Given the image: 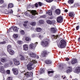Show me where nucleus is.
<instances>
[{
	"mask_svg": "<svg viewBox=\"0 0 80 80\" xmlns=\"http://www.w3.org/2000/svg\"><path fill=\"white\" fill-rule=\"evenodd\" d=\"M63 19L62 16H59L57 18V22L59 23H62L63 22Z\"/></svg>",
	"mask_w": 80,
	"mask_h": 80,
	"instance_id": "obj_4",
	"label": "nucleus"
},
{
	"mask_svg": "<svg viewBox=\"0 0 80 80\" xmlns=\"http://www.w3.org/2000/svg\"><path fill=\"white\" fill-rule=\"evenodd\" d=\"M9 66V63H6L4 65V67H5V68H7V67H8Z\"/></svg>",
	"mask_w": 80,
	"mask_h": 80,
	"instance_id": "obj_34",
	"label": "nucleus"
},
{
	"mask_svg": "<svg viewBox=\"0 0 80 80\" xmlns=\"http://www.w3.org/2000/svg\"><path fill=\"white\" fill-rule=\"evenodd\" d=\"M54 72L53 71H49L48 72V74L49 75V74H50V73H53Z\"/></svg>",
	"mask_w": 80,
	"mask_h": 80,
	"instance_id": "obj_41",
	"label": "nucleus"
},
{
	"mask_svg": "<svg viewBox=\"0 0 80 80\" xmlns=\"http://www.w3.org/2000/svg\"><path fill=\"white\" fill-rule=\"evenodd\" d=\"M42 29L40 28H36V30H42Z\"/></svg>",
	"mask_w": 80,
	"mask_h": 80,
	"instance_id": "obj_42",
	"label": "nucleus"
},
{
	"mask_svg": "<svg viewBox=\"0 0 80 80\" xmlns=\"http://www.w3.org/2000/svg\"><path fill=\"white\" fill-rule=\"evenodd\" d=\"M7 61V59L5 58H1V62L2 63H5Z\"/></svg>",
	"mask_w": 80,
	"mask_h": 80,
	"instance_id": "obj_20",
	"label": "nucleus"
},
{
	"mask_svg": "<svg viewBox=\"0 0 80 80\" xmlns=\"http://www.w3.org/2000/svg\"><path fill=\"white\" fill-rule=\"evenodd\" d=\"M14 75H17L18 73V69L15 68H13L12 69Z\"/></svg>",
	"mask_w": 80,
	"mask_h": 80,
	"instance_id": "obj_6",
	"label": "nucleus"
},
{
	"mask_svg": "<svg viewBox=\"0 0 80 80\" xmlns=\"http://www.w3.org/2000/svg\"><path fill=\"white\" fill-rule=\"evenodd\" d=\"M31 7H32V8H34V7H35V6L34 5H32L31 6Z\"/></svg>",
	"mask_w": 80,
	"mask_h": 80,
	"instance_id": "obj_63",
	"label": "nucleus"
},
{
	"mask_svg": "<svg viewBox=\"0 0 80 80\" xmlns=\"http://www.w3.org/2000/svg\"><path fill=\"white\" fill-rule=\"evenodd\" d=\"M37 45H38V42H36L34 44L33 43L29 45L30 49H31V50H35Z\"/></svg>",
	"mask_w": 80,
	"mask_h": 80,
	"instance_id": "obj_3",
	"label": "nucleus"
},
{
	"mask_svg": "<svg viewBox=\"0 0 80 80\" xmlns=\"http://www.w3.org/2000/svg\"><path fill=\"white\" fill-rule=\"evenodd\" d=\"M13 61L14 62L15 65H20V62L18 60H17L16 59H13Z\"/></svg>",
	"mask_w": 80,
	"mask_h": 80,
	"instance_id": "obj_8",
	"label": "nucleus"
},
{
	"mask_svg": "<svg viewBox=\"0 0 80 80\" xmlns=\"http://www.w3.org/2000/svg\"><path fill=\"white\" fill-rule=\"evenodd\" d=\"M58 35H57L56 36H55V35H54V38H56L57 39V37H58Z\"/></svg>",
	"mask_w": 80,
	"mask_h": 80,
	"instance_id": "obj_57",
	"label": "nucleus"
},
{
	"mask_svg": "<svg viewBox=\"0 0 80 80\" xmlns=\"http://www.w3.org/2000/svg\"><path fill=\"white\" fill-rule=\"evenodd\" d=\"M38 4H37V3H36L35 4V7H36V8H37V7H38Z\"/></svg>",
	"mask_w": 80,
	"mask_h": 80,
	"instance_id": "obj_51",
	"label": "nucleus"
},
{
	"mask_svg": "<svg viewBox=\"0 0 80 80\" xmlns=\"http://www.w3.org/2000/svg\"><path fill=\"white\" fill-rule=\"evenodd\" d=\"M35 37V34H32V37Z\"/></svg>",
	"mask_w": 80,
	"mask_h": 80,
	"instance_id": "obj_59",
	"label": "nucleus"
},
{
	"mask_svg": "<svg viewBox=\"0 0 80 80\" xmlns=\"http://www.w3.org/2000/svg\"><path fill=\"white\" fill-rule=\"evenodd\" d=\"M59 68L60 70H62L63 69V67L62 66H59Z\"/></svg>",
	"mask_w": 80,
	"mask_h": 80,
	"instance_id": "obj_46",
	"label": "nucleus"
},
{
	"mask_svg": "<svg viewBox=\"0 0 80 80\" xmlns=\"http://www.w3.org/2000/svg\"><path fill=\"white\" fill-rule=\"evenodd\" d=\"M48 44H49V43L48 42L46 41L44 42L42 41L41 42V44L42 45L43 47H46L47 46H48Z\"/></svg>",
	"mask_w": 80,
	"mask_h": 80,
	"instance_id": "obj_5",
	"label": "nucleus"
},
{
	"mask_svg": "<svg viewBox=\"0 0 80 80\" xmlns=\"http://www.w3.org/2000/svg\"><path fill=\"white\" fill-rule=\"evenodd\" d=\"M6 73H7V74H9L10 73V70H8L6 71Z\"/></svg>",
	"mask_w": 80,
	"mask_h": 80,
	"instance_id": "obj_45",
	"label": "nucleus"
},
{
	"mask_svg": "<svg viewBox=\"0 0 80 80\" xmlns=\"http://www.w3.org/2000/svg\"><path fill=\"white\" fill-rule=\"evenodd\" d=\"M51 9L52 10H54V9H55V6H52V7H51Z\"/></svg>",
	"mask_w": 80,
	"mask_h": 80,
	"instance_id": "obj_50",
	"label": "nucleus"
},
{
	"mask_svg": "<svg viewBox=\"0 0 80 80\" xmlns=\"http://www.w3.org/2000/svg\"><path fill=\"white\" fill-rule=\"evenodd\" d=\"M51 30H56V29H55L54 28H51Z\"/></svg>",
	"mask_w": 80,
	"mask_h": 80,
	"instance_id": "obj_53",
	"label": "nucleus"
},
{
	"mask_svg": "<svg viewBox=\"0 0 80 80\" xmlns=\"http://www.w3.org/2000/svg\"><path fill=\"white\" fill-rule=\"evenodd\" d=\"M30 24L31 25L34 26V25H35L36 22H32L30 23Z\"/></svg>",
	"mask_w": 80,
	"mask_h": 80,
	"instance_id": "obj_32",
	"label": "nucleus"
},
{
	"mask_svg": "<svg viewBox=\"0 0 80 80\" xmlns=\"http://www.w3.org/2000/svg\"><path fill=\"white\" fill-rule=\"evenodd\" d=\"M79 27L78 26L76 27V29L77 30H78L79 29Z\"/></svg>",
	"mask_w": 80,
	"mask_h": 80,
	"instance_id": "obj_56",
	"label": "nucleus"
},
{
	"mask_svg": "<svg viewBox=\"0 0 80 80\" xmlns=\"http://www.w3.org/2000/svg\"><path fill=\"white\" fill-rule=\"evenodd\" d=\"M19 28L16 26H12L9 29V30H18Z\"/></svg>",
	"mask_w": 80,
	"mask_h": 80,
	"instance_id": "obj_10",
	"label": "nucleus"
},
{
	"mask_svg": "<svg viewBox=\"0 0 80 80\" xmlns=\"http://www.w3.org/2000/svg\"><path fill=\"white\" fill-rule=\"evenodd\" d=\"M38 37L39 38H41V40H42V38H43V36L41 35H39V36H38Z\"/></svg>",
	"mask_w": 80,
	"mask_h": 80,
	"instance_id": "obj_43",
	"label": "nucleus"
},
{
	"mask_svg": "<svg viewBox=\"0 0 80 80\" xmlns=\"http://www.w3.org/2000/svg\"><path fill=\"white\" fill-rule=\"evenodd\" d=\"M71 63L72 65H75V63H77V60L76 59H74L72 60Z\"/></svg>",
	"mask_w": 80,
	"mask_h": 80,
	"instance_id": "obj_14",
	"label": "nucleus"
},
{
	"mask_svg": "<svg viewBox=\"0 0 80 80\" xmlns=\"http://www.w3.org/2000/svg\"><path fill=\"white\" fill-rule=\"evenodd\" d=\"M28 21H25L24 22V23H28Z\"/></svg>",
	"mask_w": 80,
	"mask_h": 80,
	"instance_id": "obj_62",
	"label": "nucleus"
},
{
	"mask_svg": "<svg viewBox=\"0 0 80 80\" xmlns=\"http://www.w3.org/2000/svg\"><path fill=\"white\" fill-rule=\"evenodd\" d=\"M47 22L48 23V24H52V21H50V20H47Z\"/></svg>",
	"mask_w": 80,
	"mask_h": 80,
	"instance_id": "obj_30",
	"label": "nucleus"
},
{
	"mask_svg": "<svg viewBox=\"0 0 80 80\" xmlns=\"http://www.w3.org/2000/svg\"><path fill=\"white\" fill-rule=\"evenodd\" d=\"M72 70V68L71 67H68L67 68V70L66 71V73H70Z\"/></svg>",
	"mask_w": 80,
	"mask_h": 80,
	"instance_id": "obj_12",
	"label": "nucleus"
},
{
	"mask_svg": "<svg viewBox=\"0 0 80 80\" xmlns=\"http://www.w3.org/2000/svg\"><path fill=\"white\" fill-rule=\"evenodd\" d=\"M13 64V62L12 61H10L9 64V65H12Z\"/></svg>",
	"mask_w": 80,
	"mask_h": 80,
	"instance_id": "obj_49",
	"label": "nucleus"
},
{
	"mask_svg": "<svg viewBox=\"0 0 80 80\" xmlns=\"http://www.w3.org/2000/svg\"><path fill=\"white\" fill-rule=\"evenodd\" d=\"M35 57H36V58H37L38 59V58H39V56H36V54Z\"/></svg>",
	"mask_w": 80,
	"mask_h": 80,
	"instance_id": "obj_60",
	"label": "nucleus"
},
{
	"mask_svg": "<svg viewBox=\"0 0 80 80\" xmlns=\"http://www.w3.org/2000/svg\"><path fill=\"white\" fill-rule=\"evenodd\" d=\"M47 51L46 50H45L43 51V52L42 53L41 55L42 57H45L46 55H47Z\"/></svg>",
	"mask_w": 80,
	"mask_h": 80,
	"instance_id": "obj_18",
	"label": "nucleus"
},
{
	"mask_svg": "<svg viewBox=\"0 0 80 80\" xmlns=\"http://www.w3.org/2000/svg\"><path fill=\"white\" fill-rule=\"evenodd\" d=\"M55 12L56 13L57 15H59V14H60V10L57 9L55 11Z\"/></svg>",
	"mask_w": 80,
	"mask_h": 80,
	"instance_id": "obj_22",
	"label": "nucleus"
},
{
	"mask_svg": "<svg viewBox=\"0 0 80 80\" xmlns=\"http://www.w3.org/2000/svg\"><path fill=\"white\" fill-rule=\"evenodd\" d=\"M38 4L39 6H42V3L40 2H38Z\"/></svg>",
	"mask_w": 80,
	"mask_h": 80,
	"instance_id": "obj_44",
	"label": "nucleus"
},
{
	"mask_svg": "<svg viewBox=\"0 0 80 80\" xmlns=\"http://www.w3.org/2000/svg\"><path fill=\"white\" fill-rule=\"evenodd\" d=\"M78 40L79 42H80V37L78 39Z\"/></svg>",
	"mask_w": 80,
	"mask_h": 80,
	"instance_id": "obj_61",
	"label": "nucleus"
},
{
	"mask_svg": "<svg viewBox=\"0 0 80 80\" xmlns=\"http://www.w3.org/2000/svg\"><path fill=\"white\" fill-rule=\"evenodd\" d=\"M13 36L15 38H17L18 37V35L17 34H14Z\"/></svg>",
	"mask_w": 80,
	"mask_h": 80,
	"instance_id": "obj_38",
	"label": "nucleus"
},
{
	"mask_svg": "<svg viewBox=\"0 0 80 80\" xmlns=\"http://www.w3.org/2000/svg\"><path fill=\"white\" fill-rule=\"evenodd\" d=\"M3 3V0H0V3Z\"/></svg>",
	"mask_w": 80,
	"mask_h": 80,
	"instance_id": "obj_55",
	"label": "nucleus"
},
{
	"mask_svg": "<svg viewBox=\"0 0 80 80\" xmlns=\"http://www.w3.org/2000/svg\"><path fill=\"white\" fill-rule=\"evenodd\" d=\"M41 71L40 72V74H42V73H45V70H44V69H43L42 68L41 69Z\"/></svg>",
	"mask_w": 80,
	"mask_h": 80,
	"instance_id": "obj_26",
	"label": "nucleus"
},
{
	"mask_svg": "<svg viewBox=\"0 0 80 80\" xmlns=\"http://www.w3.org/2000/svg\"><path fill=\"white\" fill-rule=\"evenodd\" d=\"M75 71L77 73H79V72H80V67H77L75 69Z\"/></svg>",
	"mask_w": 80,
	"mask_h": 80,
	"instance_id": "obj_21",
	"label": "nucleus"
},
{
	"mask_svg": "<svg viewBox=\"0 0 80 80\" xmlns=\"http://www.w3.org/2000/svg\"><path fill=\"white\" fill-rule=\"evenodd\" d=\"M13 5L12 3H10L8 4V8H13Z\"/></svg>",
	"mask_w": 80,
	"mask_h": 80,
	"instance_id": "obj_23",
	"label": "nucleus"
},
{
	"mask_svg": "<svg viewBox=\"0 0 80 80\" xmlns=\"http://www.w3.org/2000/svg\"><path fill=\"white\" fill-rule=\"evenodd\" d=\"M39 23H40V24H43V23H44V22L43 20H41L39 21Z\"/></svg>",
	"mask_w": 80,
	"mask_h": 80,
	"instance_id": "obj_31",
	"label": "nucleus"
},
{
	"mask_svg": "<svg viewBox=\"0 0 80 80\" xmlns=\"http://www.w3.org/2000/svg\"><path fill=\"white\" fill-rule=\"evenodd\" d=\"M45 17H46V15H44L43 16H41L40 17L41 18H45Z\"/></svg>",
	"mask_w": 80,
	"mask_h": 80,
	"instance_id": "obj_48",
	"label": "nucleus"
},
{
	"mask_svg": "<svg viewBox=\"0 0 80 80\" xmlns=\"http://www.w3.org/2000/svg\"><path fill=\"white\" fill-rule=\"evenodd\" d=\"M6 43V42L4 41L2 42H1V44H5Z\"/></svg>",
	"mask_w": 80,
	"mask_h": 80,
	"instance_id": "obj_52",
	"label": "nucleus"
},
{
	"mask_svg": "<svg viewBox=\"0 0 80 80\" xmlns=\"http://www.w3.org/2000/svg\"><path fill=\"white\" fill-rule=\"evenodd\" d=\"M0 72H1L2 73L5 74V71L4 70V68L3 66H0Z\"/></svg>",
	"mask_w": 80,
	"mask_h": 80,
	"instance_id": "obj_11",
	"label": "nucleus"
},
{
	"mask_svg": "<svg viewBox=\"0 0 80 80\" xmlns=\"http://www.w3.org/2000/svg\"><path fill=\"white\" fill-rule=\"evenodd\" d=\"M51 32L52 33H56L57 32L56 30H52Z\"/></svg>",
	"mask_w": 80,
	"mask_h": 80,
	"instance_id": "obj_47",
	"label": "nucleus"
},
{
	"mask_svg": "<svg viewBox=\"0 0 80 80\" xmlns=\"http://www.w3.org/2000/svg\"><path fill=\"white\" fill-rule=\"evenodd\" d=\"M62 78H63V79H65L66 78V77L65 76H62Z\"/></svg>",
	"mask_w": 80,
	"mask_h": 80,
	"instance_id": "obj_54",
	"label": "nucleus"
},
{
	"mask_svg": "<svg viewBox=\"0 0 80 80\" xmlns=\"http://www.w3.org/2000/svg\"><path fill=\"white\" fill-rule=\"evenodd\" d=\"M8 52L9 53V54L11 55H13L15 53V52H14V51L12 49H11L9 50V51Z\"/></svg>",
	"mask_w": 80,
	"mask_h": 80,
	"instance_id": "obj_19",
	"label": "nucleus"
},
{
	"mask_svg": "<svg viewBox=\"0 0 80 80\" xmlns=\"http://www.w3.org/2000/svg\"><path fill=\"white\" fill-rule=\"evenodd\" d=\"M67 45V42L64 40H61L59 42V45H58V46L60 48H63L66 47Z\"/></svg>",
	"mask_w": 80,
	"mask_h": 80,
	"instance_id": "obj_2",
	"label": "nucleus"
},
{
	"mask_svg": "<svg viewBox=\"0 0 80 80\" xmlns=\"http://www.w3.org/2000/svg\"><path fill=\"white\" fill-rule=\"evenodd\" d=\"M23 50L25 51H27L28 50V46L27 44L23 45Z\"/></svg>",
	"mask_w": 80,
	"mask_h": 80,
	"instance_id": "obj_13",
	"label": "nucleus"
},
{
	"mask_svg": "<svg viewBox=\"0 0 80 80\" xmlns=\"http://www.w3.org/2000/svg\"><path fill=\"white\" fill-rule=\"evenodd\" d=\"M23 25L24 26V27H27V24H24Z\"/></svg>",
	"mask_w": 80,
	"mask_h": 80,
	"instance_id": "obj_64",
	"label": "nucleus"
},
{
	"mask_svg": "<svg viewBox=\"0 0 80 80\" xmlns=\"http://www.w3.org/2000/svg\"><path fill=\"white\" fill-rule=\"evenodd\" d=\"M20 56L21 57L20 59L21 60H25V58L23 57V56H22V55L20 54Z\"/></svg>",
	"mask_w": 80,
	"mask_h": 80,
	"instance_id": "obj_27",
	"label": "nucleus"
},
{
	"mask_svg": "<svg viewBox=\"0 0 80 80\" xmlns=\"http://www.w3.org/2000/svg\"><path fill=\"white\" fill-rule=\"evenodd\" d=\"M47 14H48L50 16L52 15V11H48V12H46Z\"/></svg>",
	"mask_w": 80,
	"mask_h": 80,
	"instance_id": "obj_25",
	"label": "nucleus"
},
{
	"mask_svg": "<svg viewBox=\"0 0 80 80\" xmlns=\"http://www.w3.org/2000/svg\"><path fill=\"white\" fill-rule=\"evenodd\" d=\"M24 13L26 16H27L28 17H30V14L28 12H25Z\"/></svg>",
	"mask_w": 80,
	"mask_h": 80,
	"instance_id": "obj_29",
	"label": "nucleus"
},
{
	"mask_svg": "<svg viewBox=\"0 0 80 80\" xmlns=\"http://www.w3.org/2000/svg\"><path fill=\"white\" fill-rule=\"evenodd\" d=\"M7 80H13V78L12 77H9L7 79Z\"/></svg>",
	"mask_w": 80,
	"mask_h": 80,
	"instance_id": "obj_35",
	"label": "nucleus"
},
{
	"mask_svg": "<svg viewBox=\"0 0 80 80\" xmlns=\"http://www.w3.org/2000/svg\"><path fill=\"white\" fill-rule=\"evenodd\" d=\"M45 63L46 64H51L52 63V62L49 60H47L45 61Z\"/></svg>",
	"mask_w": 80,
	"mask_h": 80,
	"instance_id": "obj_24",
	"label": "nucleus"
},
{
	"mask_svg": "<svg viewBox=\"0 0 80 80\" xmlns=\"http://www.w3.org/2000/svg\"><path fill=\"white\" fill-rule=\"evenodd\" d=\"M7 48L8 52H9L10 50H12V45H8L7 46Z\"/></svg>",
	"mask_w": 80,
	"mask_h": 80,
	"instance_id": "obj_16",
	"label": "nucleus"
},
{
	"mask_svg": "<svg viewBox=\"0 0 80 80\" xmlns=\"http://www.w3.org/2000/svg\"><path fill=\"white\" fill-rule=\"evenodd\" d=\"M25 75L27 76V77H31V76H32L33 75V73L32 72H27L24 73Z\"/></svg>",
	"mask_w": 80,
	"mask_h": 80,
	"instance_id": "obj_9",
	"label": "nucleus"
},
{
	"mask_svg": "<svg viewBox=\"0 0 80 80\" xmlns=\"http://www.w3.org/2000/svg\"><path fill=\"white\" fill-rule=\"evenodd\" d=\"M30 62L27 66V68L28 70H32L34 68V67H36L35 63H37V62L36 60H32L29 59Z\"/></svg>",
	"mask_w": 80,
	"mask_h": 80,
	"instance_id": "obj_1",
	"label": "nucleus"
},
{
	"mask_svg": "<svg viewBox=\"0 0 80 80\" xmlns=\"http://www.w3.org/2000/svg\"><path fill=\"white\" fill-rule=\"evenodd\" d=\"M37 32H41V31H40V30H36V33H37Z\"/></svg>",
	"mask_w": 80,
	"mask_h": 80,
	"instance_id": "obj_58",
	"label": "nucleus"
},
{
	"mask_svg": "<svg viewBox=\"0 0 80 80\" xmlns=\"http://www.w3.org/2000/svg\"><path fill=\"white\" fill-rule=\"evenodd\" d=\"M68 3L69 4H72V3H73V0H69Z\"/></svg>",
	"mask_w": 80,
	"mask_h": 80,
	"instance_id": "obj_28",
	"label": "nucleus"
},
{
	"mask_svg": "<svg viewBox=\"0 0 80 80\" xmlns=\"http://www.w3.org/2000/svg\"><path fill=\"white\" fill-rule=\"evenodd\" d=\"M30 56L32 58H35L36 57V54L35 53L31 52L30 53Z\"/></svg>",
	"mask_w": 80,
	"mask_h": 80,
	"instance_id": "obj_15",
	"label": "nucleus"
},
{
	"mask_svg": "<svg viewBox=\"0 0 80 80\" xmlns=\"http://www.w3.org/2000/svg\"><path fill=\"white\" fill-rule=\"evenodd\" d=\"M30 40V38L29 37H27L25 38V40H26V41H28Z\"/></svg>",
	"mask_w": 80,
	"mask_h": 80,
	"instance_id": "obj_39",
	"label": "nucleus"
},
{
	"mask_svg": "<svg viewBox=\"0 0 80 80\" xmlns=\"http://www.w3.org/2000/svg\"><path fill=\"white\" fill-rule=\"evenodd\" d=\"M20 34L21 35H25V32L23 30H21L20 32Z\"/></svg>",
	"mask_w": 80,
	"mask_h": 80,
	"instance_id": "obj_33",
	"label": "nucleus"
},
{
	"mask_svg": "<svg viewBox=\"0 0 80 80\" xmlns=\"http://www.w3.org/2000/svg\"><path fill=\"white\" fill-rule=\"evenodd\" d=\"M18 42L19 45H21V44H22V43H23V42L22 41H18Z\"/></svg>",
	"mask_w": 80,
	"mask_h": 80,
	"instance_id": "obj_37",
	"label": "nucleus"
},
{
	"mask_svg": "<svg viewBox=\"0 0 80 80\" xmlns=\"http://www.w3.org/2000/svg\"><path fill=\"white\" fill-rule=\"evenodd\" d=\"M12 13H13V11L12 10H11L9 11L7 14H12Z\"/></svg>",
	"mask_w": 80,
	"mask_h": 80,
	"instance_id": "obj_36",
	"label": "nucleus"
},
{
	"mask_svg": "<svg viewBox=\"0 0 80 80\" xmlns=\"http://www.w3.org/2000/svg\"><path fill=\"white\" fill-rule=\"evenodd\" d=\"M46 1L47 2H48V3H50V2H52L53 1V0H46Z\"/></svg>",
	"mask_w": 80,
	"mask_h": 80,
	"instance_id": "obj_40",
	"label": "nucleus"
},
{
	"mask_svg": "<svg viewBox=\"0 0 80 80\" xmlns=\"http://www.w3.org/2000/svg\"><path fill=\"white\" fill-rule=\"evenodd\" d=\"M29 12V13H31L32 14V15H37V11L35 10H31L30 11V10H28Z\"/></svg>",
	"mask_w": 80,
	"mask_h": 80,
	"instance_id": "obj_7",
	"label": "nucleus"
},
{
	"mask_svg": "<svg viewBox=\"0 0 80 80\" xmlns=\"http://www.w3.org/2000/svg\"><path fill=\"white\" fill-rule=\"evenodd\" d=\"M75 15V13L73 12H71L69 13V16L71 17H73Z\"/></svg>",
	"mask_w": 80,
	"mask_h": 80,
	"instance_id": "obj_17",
	"label": "nucleus"
}]
</instances>
